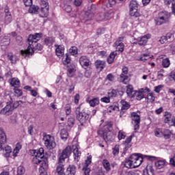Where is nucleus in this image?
I'll list each match as a JSON object with an SVG mask.
<instances>
[{"instance_id": "nucleus-1", "label": "nucleus", "mask_w": 175, "mask_h": 175, "mask_svg": "<svg viewBox=\"0 0 175 175\" xmlns=\"http://www.w3.org/2000/svg\"><path fill=\"white\" fill-rule=\"evenodd\" d=\"M42 38H43V33H42L30 34L27 38L29 46L27 50L21 51V54L22 55H31V54H33L34 51H41V50L43 49V46L38 43V42H39V40L42 39Z\"/></svg>"}, {"instance_id": "nucleus-2", "label": "nucleus", "mask_w": 175, "mask_h": 175, "mask_svg": "<svg viewBox=\"0 0 175 175\" xmlns=\"http://www.w3.org/2000/svg\"><path fill=\"white\" fill-rule=\"evenodd\" d=\"M70 154H72V147L67 146L59 154L55 170V173H57V175H66V173H65V165H64V162H65L66 158L70 157Z\"/></svg>"}, {"instance_id": "nucleus-3", "label": "nucleus", "mask_w": 175, "mask_h": 175, "mask_svg": "<svg viewBox=\"0 0 175 175\" xmlns=\"http://www.w3.org/2000/svg\"><path fill=\"white\" fill-rule=\"evenodd\" d=\"M90 114L91 111L81 104L75 109L76 118L82 126L87 124V121H88Z\"/></svg>"}, {"instance_id": "nucleus-4", "label": "nucleus", "mask_w": 175, "mask_h": 175, "mask_svg": "<svg viewBox=\"0 0 175 175\" xmlns=\"http://www.w3.org/2000/svg\"><path fill=\"white\" fill-rule=\"evenodd\" d=\"M131 159H133V164L134 169L139 167L142 163H143L144 159H147L148 161H157V158L155 156H150L142 154L134 153L131 154Z\"/></svg>"}, {"instance_id": "nucleus-5", "label": "nucleus", "mask_w": 175, "mask_h": 175, "mask_svg": "<svg viewBox=\"0 0 175 175\" xmlns=\"http://www.w3.org/2000/svg\"><path fill=\"white\" fill-rule=\"evenodd\" d=\"M172 14L167 11H161L158 13L154 18V23L156 25H162L163 24H167L170 21Z\"/></svg>"}, {"instance_id": "nucleus-6", "label": "nucleus", "mask_w": 175, "mask_h": 175, "mask_svg": "<svg viewBox=\"0 0 175 175\" xmlns=\"http://www.w3.org/2000/svg\"><path fill=\"white\" fill-rule=\"evenodd\" d=\"M20 103H23L21 100L14 101L13 103L6 104V105L0 110V114L2 116H11L14 111V109H17L20 106Z\"/></svg>"}, {"instance_id": "nucleus-7", "label": "nucleus", "mask_w": 175, "mask_h": 175, "mask_svg": "<svg viewBox=\"0 0 175 175\" xmlns=\"http://www.w3.org/2000/svg\"><path fill=\"white\" fill-rule=\"evenodd\" d=\"M31 152L34 154L31 161L33 165H34V166L40 165V162H42V160L44 157V149H43V148H40L37 152L36 150H31Z\"/></svg>"}, {"instance_id": "nucleus-8", "label": "nucleus", "mask_w": 175, "mask_h": 175, "mask_svg": "<svg viewBox=\"0 0 175 175\" xmlns=\"http://www.w3.org/2000/svg\"><path fill=\"white\" fill-rule=\"evenodd\" d=\"M139 4L137 3V1L136 0H131L129 5V12H130V16L133 17V18H136L135 21H139V17L140 16V13L137 12V9Z\"/></svg>"}, {"instance_id": "nucleus-9", "label": "nucleus", "mask_w": 175, "mask_h": 175, "mask_svg": "<svg viewBox=\"0 0 175 175\" xmlns=\"http://www.w3.org/2000/svg\"><path fill=\"white\" fill-rule=\"evenodd\" d=\"M42 140L44 142L45 147L48 150H53V148L57 146V144L55 143V139L53 135H44Z\"/></svg>"}, {"instance_id": "nucleus-10", "label": "nucleus", "mask_w": 175, "mask_h": 175, "mask_svg": "<svg viewBox=\"0 0 175 175\" xmlns=\"http://www.w3.org/2000/svg\"><path fill=\"white\" fill-rule=\"evenodd\" d=\"M137 112H133L131 114V118L132 120V124L134 126V131L137 132L140 129V115Z\"/></svg>"}, {"instance_id": "nucleus-11", "label": "nucleus", "mask_w": 175, "mask_h": 175, "mask_svg": "<svg viewBox=\"0 0 175 175\" xmlns=\"http://www.w3.org/2000/svg\"><path fill=\"white\" fill-rule=\"evenodd\" d=\"M128 67L124 66L122 69V74L120 76L119 81L123 84H129L131 81V78L128 76Z\"/></svg>"}, {"instance_id": "nucleus-12", "label": "nucleus", "mask_w": 175, "mask_h": 175, "mask_svg": "<svg viewBox=\"0 0 175 175\" xmlns=\"http://www.w3.org/2000/svg\"><path fill=\"white\" fill-rule=\"evenodd\" d=\"M98 136L103 137L105 142H112L113 141V133L111 131H105L103 130H98L97 131Z\"/></svg>"}, {"instance_id": "nucleus-13", "label": "nucleus", "mask_w": 175, "mask_h": 175, "mask_svg": "<svg viewBox=\"0 0 175 175\" xmlns=\"http://www.w3.org/2000/svg\"><path fill=\"white\" fill-rule=\"evenodd\" d=\"M150 38H151V36L150 34H146L142 37H139L137 38H134L133 43L135 44H139V46H146Z\"/></svg>"}, {"instance_id": "nucleus-14", "label": "nucleus", "mask_w": 175, "mask_h": 175, "mask_svg": "<svg viewBox=\"0 0 175 175\" xmlns=\"http://www.w3.org/2000/svg\"><path fill=\"white\" fill-rule=\"evenodd\" d=\"M79 64L83 69H87L92 66V63H91V60H90V57L86 55L81 56L79 58Z\"/></svg>"}, {"instance_id": "nucleus-15", "label": "nucleus", "mask_w": 175, "mask_h": 175, "mask_svg": "<svg viewBox=\"0 0 175 175\" xmlns=\"http://www.w3.org/2000/svg\"><path fill=\"white\" fill-rule=\"evenodd\" d=\"M124 40V37H119L116 42L114 43L115 46H116V53H123L124 49H125V44L122 43Z\"/></svg>"}, {"instance_id": "nucleus-16", "label": "nucleus", "mask_w": 175, "mask_h": 175, "mask_svg": "<svg viewBox=\"0 0 175 175\" xmlns=\"http://www.w3.org/2000/svg\"><path fill=\"white\" fill-rule=\"evenodd\" d=\"M5 18L4 24L5 25H9L10 23L13 21V17L12 16V12L9 11V7L6 6L4 9Z\"/></svg>"}, {"instance_id": "nucleus-17", "label": "nucleus", "mask_w": 175, "mask_h": 175, "mask_svg": "<svg viewBox=\"0 0 175 175\" xmlns=\"http://www.w3.org/2000/svg\"><path fill=\"white\" fill-rule=\"evenodd\" d=\"M96 12V5L92 4L91 6L88 7V11L85 13V16H88L87 20H91L94 17Z\"/></svg>"}, {"instance_id": "nucleus-18", "label": "nucleus", "mask_w": 175, "mask_h": 175, "mask_svg": "<svg viewBox=\"0 0 175 175\" xmlns=\"http://www.w3.org/2000/svg\"><path fill=\"white\" fill-rule=\"evenodd\" d=\"M55 47L56 55L59 58H60L61 57H62L64 55V53L65 51V46L55 44Z\"/></svg>"}, {"instance_id": "nucleus-19", "label": "nucleus", "mask_w": 175, "mask_h": 175, "mask_svg": "<svg viewBox=\"0 0 175 175\" xmlns=\"http://www.w3.org/2000/svg\"><path fill=\"white\" fill-rule=\"evenodd\" d=\"M98 20L100 21H106L107 20H110L113 17V13L110 12H105V13H100L98 15Z\"/></svg>"}, {"instance_id": "nucleus-20", "label": "nucleus", "mask_w": 175, "mask_h": 175, "mask_svg": "<svg viewBox=\"0 0 175 175\" xmlns=\"http://www.w3.org/2000/svg\"><path fill=\"white\" fill-rule=\"evenodd\" d=\"M77 167L75 165H69L66 170V175H76Z\"/></svg>"}, {"instance_id": "nucleus-21", "label": "nucleus", "mask_w": 175, "mask_h": 175, "mask_svg": "<svg viewBox=\"0 0 175 175\" xmlns=\"http://www.w3.org/2000/svg\"><path fill=\"white\" fill-rule=\"evenodd\" d=\"M124 165L125 167H127V169H135L132 155H131L129 159H125Z\"/></svg>"}, {"instance_id": "nucleus-22", "label": "nucleus", "mask_w": 175, "mask_h": 175, "mask_svg": "<svg viewBox=\"0 0 175 175\" xmlns=\"http://www.w3.org/2000/svg\"><path fill=\"white\" fill-rule=\"evenodd\" d=\"M96 69H100V71L103 70L106 68V62L102 60H96L95 62Z\"/></svg>"}, {"instance_id": "nucleus-23", "label": "nucleus", "mask_w": 175, "mask_h": 175, "mask_svg": "<svg viewBox=\"0 0 175 175\" xmlns=\"http://www.w3.org/2000/svg\"><path fill=\"white\" fill-rule=\"evenodd\" d=\"M164 122L165 124H171L172 121H173V116L170 112L165 111L164 114Z\"/></svg>"}, {"instance_id": "nucleus-24", "label": "nucleus", "mask_w": 175, "mask_h": 175, "mask_svg": "<svg viewBox=\"0 0 175 175\" xmlns=\"http://www.w3.org/2000/svg\"><path fill=\"white\" fill-rule=\"evenodd\" d=\"M62 57L63 65H68V64H70L72 58L70 57V55H69V53H66L63 55Z\"/></svg>"}, {"instance_id": "nucleus-25", "label": "nucleus", "mask_w": 175, "mask_h": 175, "mask_svg": "<svg viewBox=\"0 0 175 175\" xmlns=\"http://www.w3.org/2000/svg\"><path fill=\"white\" fill-rule=\"evenodd\" d=\"M136 91L133 90V86L132 85H129L126 86V94L129 98H133Z\"/></svg>"}, {"instance_id": "nucleus-26", "label": "nucleus", "mask_w": 175, "mask_h": 175, "mask_svg": "<svg viewBox=\"0 0 175 175\" xmlns=\"http://www.w3.org/2000/svg\"><path fill=\"white\" fill-rule=\"evenodd\" d=\"M86 102L89 103L91 107H95V106H98V105H99V98H94L92 100H87Z\"/></svg>"}, {"instance_id": "nucleus-27", "label": "nucleus", "mask_w": 175, "mask_h": 175, "mask_svg": "<svg viewBox=\"0 0 175 175\" xmlns=\"http://www.w3.org/2000/svg\"><path fill=\"white\" fill-rule=\"evenodd\" d=\"M40 16L44 18L49 16V7L41 8Z\"/></svg>"}, {"instance_id": "nucleus-28", "label": "nucleus", "mask_w": 175, "mask_h": 175, "mask_svg": "<svg viewBox=\"0 0 175 175\" xmlns=\"http://www.w3.org/2000/svg\"><path fill=\"white\" fill-rule=\"evenodd\" d=\"M144 92H137L135 91V93H134V96L133 98H135V99H137V100H142V99H143L144 98Z\"/></svg>"}, {"instance_id": "nucleus-29", "label": "nucleus", "mask_w": 175, "mask_h": 175, "mask_svg": "<svg viewBox=\"0 0 175 175\" xmlns=\"http://www.w3.org/2000/svg\"><path fill=\"white\" fill-rule=\"evenodd\" d=\"M3 155L5 158H9L10 154H12V147L7 146L5 148H3Z\"/></svg>"}, {"instance_id": "nucleus-30", "label": "nucleus", "mask_w": 175, "mask_h": 175, "mask_svg": "<svg viewBox=\"0 0 175 175\" xmlns=\"http://www.w3.org/2000/svg\"><path fill=\"white\" fill-rule=\"evenodd\" d=\"M68 136H69L68 131H66L65 129H62L60 131V137L62 140L66 142V140H68Z\"/></svg>"}, {"instance_id": "nucleus-31", "label": "nucleus", "mask_w": 175, "mask_h": 175, "mask_svg": "<svg viewBox=\"0 0 175 175\" xmlns=\"http://www.w3.org/2000/svg\"><path fill=\"white\" fill-rule=\"evenodd\" d=\"M132 135L129 136L124 142H123V144L125 146V150L128 148H131L132 145L131 144V142H132Z\"/></svg>"}, {"instance_id": "nucleus-32", "label": "nucleus", "mask_w": 175, "mask_h": 175, "mask_svg": "<svg viewBox=\"0 0 175 175\" xmlns=\"http://www.w3.org/2000/svg\"><path fill=\"white\" fill-rule=\"evenodd\" d=\"M3 100V102L6 103V105L10 103H14V102H13V99L12 98V96H10V94H8L6 93L4 94Z\"/></svg>"}, {"instance_id": "nucleus-33", "label": "nucleus", "mask_w": 175, "mask_h": 175, "mask_svg": "<svg viewBox=\"0 0 175 175\" xmlns=\"http://www.w3.org/2000/svg\"><path fill=\"white\" fill-rule=\"evenodd\" d=\"M29 13L31 14H38L39 13V7L38 5H30Z\"/></svg>"}, {"instance_id": "nucleus-34", "label": "nucleus", "mask_w": 175, "mask_h": 175, "mask_svg": "<svg viewBox=\"0 0 175 175\" xmlns=\"http://www.w3.org/2000/svg\"><path fill=\"white\" fill-rule=\"evenodd\" d=\"M116 55L117 51L111 52L107 59L108 64H113V62H114V59L116 58Z\"/></svg>"}, {"instance_id": "nucleus-35", "label": "nucleus", "mask_w": 175, "mask_h": 175, "mask_svg": "<svg viewBox=\"0 0 175 175\" xmlns=\"http://www.w3.org/2000/svg\"><path fill=\"white\" fill-rule=\"evenodd\" d=\"M20 80L17 78H12L10 81V85L12 87H14V88H18V87H20Z\"/></svg>"}, {"instance_id": "nucleus-36", "label": "nucleus", "mask_w": 175, "mask_h": 175, "mask_svg": "<svg viewBox=\"0 0 175 175\" xmlns=\"http://www.w3.org/2000/svg\"><path fill=\"white\" fill-rule=\"evenodd\" d=\"M144 175H154V168H152V166L148 165L146 167V169L144 171Z\"/></svg>"}, {"instance_id": "nucleus-37", "label": "nucleus", "mask_w": 175, "mask_h": 175, "mask_svg": "<svg viewBox=\"0 0 175 175\" xmlns=\"http://www.w3.org/2000/svg\"><path fill=\"white\" fill-rule=\"evenodd\" d=\"M166 161L165 160H159L155 163V167L157 169H162L165 167Z\"/></svg>"}, {"instance_id": "nucleus-38", "label": "nucleus", "mask_w": 175, "mask_h": 175, "mask_svg": "<svg viewBox=\"0 0 175 175\" xmlns=\"http://www.w3.org/2000/svg\"><path fill=\"white\" fill-rule=\"evenodd\" d=\"M104 169H105L106 172H110L111 167H110V163L109 161L104 159L102 162Z\"/></svg>"}, {"instance_id": "nucleus-39", "label": "nucleus", "mask_w": 175, "mask_h": 175, "mask_svg": "<svg viewBox=\"0 0 175 175\" xmlns=\"http://www.w3.org/2000/svg\"><path fill=\"white\" fill-rule=\"evenodd\" d=\"M40 165V170H42V169H43V170H47V167H49V163H47V161L42 159Z\"/></svg>"}, {"instance_id": "nucleus-40", "label": "nucleus", "mask_w": 175, "mask_h": 175, "mask_svg": "<svg viewBox=\"0 0 175 175\" xmlns=\"http://www.w3.org/2000/svg\"><path fill=\"white\" fill-rule=\"evenodd\" d=\"M118 94V90L111 89L108 92V96L110 98H116Z\"/></svg>"}, {"instance_id": "nucleus-41", "label": "nucleus", "mask_w": 175, "mask_h": 175, "mask_svg": "<svg viewBox=\"0 0 175 175\" xmlns=\"http://www.w3.org/2000/svg\"><path fill=\"white\" fill-rule=\"evenodd\" d=\"M73 148V154H74V159H76V158H79L81 155V152L79 151V148L77 146H72Z\"/></svg>"}, {"instance_id": "nucleus-42", "label": "nucleus", "mask_w": 175, "mask_h": 175, "mask_svg": "<svg viewBox=\"0 0 175 175\" xmlns=\"http://www.w3.org/2000/svg\"><path fill=\"white\" fill-rule=\"evenodd\" d=\"M44 42L46 46H53V43H54V38L52 37H46Z\"/></svg>"}, {"instance_id": "nucleus-43", "label": "nucleus", "mask_w": 175, "mask_h": 175, "mask_svg": "<svg viewBox=\"0 0 175 175\" xmlns=\"http://www.w3.org/2000/svg\"><path fill=\"white\" fill-rule=\"evenodd\" d=\"M163 135L164 136V138L167 140L172 137V131L169 129H165L163 132Z\"/></svg>"}, {"instance_id": "nucleus-44", "label": "nucleus", "mask_w": 175, "mask_h": 175, "mask_svg": "<svg viewBox=\"0 0 175 175\" xmlns=\"http://www.w3.org/2000/svg\"><path fill=\"white\" fill-rule=\"evenodd\" d=\"M0 142H2V143H6V134L2 129H0Z\"/></svg>"}, {"instance_id": "nucleus-45", "label": "nucleus", "mask_w": 175, "mask_h": 175, "mask_svg": "<svg viewBox=\"0 0 175 175\" xmlns=\"http://www.w3.org/2000/svg\"><path fill=\"white\" fill-rule=\"evenodd\" d=\"M8 57L11 62V64H16L17 61V57L16 55H13L12 53H10L8 55Z\"/></svg>"}, {"instance_id": "nucleus-46", "label": "nucleus", "mask_w": 175, "mask_h": 175, "mask_svg": "<svg viewBox=\"0 0 175 175\" xmlns=\"http://www.w3.org/2000/svg\"><path fill=\"white\" fill-rule=\"evenodd\" d=\"M91 75H92V68H91V66L88 67L87 69H85L84 76L87 79H90V77H91Z\"/></svg>"}, {"instance_id": "nucleus-47", "label": "nucleus", "mask_w": 175, "mask_h": 175, "mask_svg": "<svg viewBox=\"0 0 175 175\" xmlns=\"http://www.w3.org/2000/svg\"><path fill=\"white\" fill-rule=\"evenodd\" d=\"M121 103H122V110H128V109L131 107V105H129V103L124 100H121Z\"/></svg>"}, {"instance_id": "nucleus-48", "label": "nucleus", "mask_w": 175, "mask_h": 175, "mask_svg": "<svg viewBox=\"0 0 175 175\" xmlns=\"http://www.w3.org/2000/svg\"><path fill=\"white\" fill-rule=\"evenodd\" d=\"M146 99H147V102L152 103L155 100V96H154L153 93H149V94H148L147 97L146 98Z\"/></svg>"}, {"instance_id": "nucleus-49", "label": "nucleus", "mask_w": 175, "mask_h": 175, "mask_svg": "<svg viewBox=\"0 0 175 175\" xmlns=\"http://www.w3.org/2000/svg\"><path fill=\"white\" fill-rule=\"evenodd\" d=\"M163 68H169L170 66V59L165 58L162 60Z\"/></svg>"}, {"instance_id": "nucleus-50", "label": "nucleus", "mask_w": 175, "mask_h": 175, "mask_svg": "<svg viewBox=\"0 0 175 175\" xmlns=\"http://www.w3.org/2000/svg\"><path fill=\"white\" fill-rule=\"evenodd\" d=\"M14 96H16V98H20V96H23V90L19 89L18 88H15Z\"/></svg>"}, {"instance_id": "nucleus-51", "label": "nucleus", "mask_w": 175, "mask_h": 175, "mask_svg": "<svg viewBox=\"0 0 175 175\" xmlns=\"http://www.w3.org/2000/svg\"><path fill=\"white\" fill-rule=\"evenodd\" d=\"M20 150H21V145L18 143L16 145L14 150H13V157H17V154H18V151H20Z\"/></svg>"}, {"instance_id": "nucleus-52", "label": "nucleus", "mask_w": 175, "mask_h": 175, "mask_svg": "<svg viewBox=\"0 0 175 175\" xmlns=\"http://www.w3.org/2000/svg\"><path fill=\"white\" fill-rule=\"evenodd\" d=\"M112 153L114 157H117L120 154V145H116L114 148H112Z\"/></svg>"}, {"instance_id": "nucleus-53", "label": "nucleus", "mask_w": 175, "mask_h": 175, "mask_svg": "<svg viewBox=\"0 0 175 175\" xmlns=\"http://www.w3.org/2000/svg\"><path fill=\"white\" fill-rule=\"evenodd\" d=\"M69 53L71 55H76L78 53V49L77 46H71L69 49Z\"/></svg>"}, {"instance_id": "nucleus-54", "label": "nucleus", "mask_w": 175, "mask_h": 175, "mask_svg": "<svg viewBox=\"0 0 175 175\" xmlns=\"http://www.w3.org/2000/svg\"><path fill=\"white\" fill-rule=\"evenodd\" d=\"M17 173L18 175H23L25 173V168L23 166H18L17 168Z\"/></svg>"}, {"instance_id": "nucleus-55", "label": "nucleus", "mask_w": 175, "mask_h": 175, "mask_svg": "<svg viewBox=\"0 0 175 175\" xmlns=\"http://www.w3.org/2000/svg\"><path fill=\"white\" fill-rule=\"evenodd\" d=\"M125 137H126L125 133L122 131H120L118 135V140H122V139H125Z\"/></svg>"}, {"instance_id": "nucleus-56", "label": "nucleus", "mask_w": 175, "mask_h": 175, "mask_svg": "<svg viewBox=\"0 0 175 175\" xmlns=\"http://www.w3.org/2000/svg\"><path fill=\"white\" fill-rule=\"evenodd\" d=\"M105 80L108 81H114V80H116V77L113 74L109 73L107 75Z\"/></svg>"}, {"instance_id": "nucleus-57", "label": "nucleus", "mask_w": 175, "mask_h": 175, "mask_svg": "<svg viewBox=\"0 0 175 175\" xmlns=\"http://www.w3.org/2000/svg\"><path fill=\"white\" fill-rule=\"evenodd\" d=\"M16 42L18 46H23V37L18 36L16 38Z\"/></svg>"}, {"instance_id": "nucleus-58", "label": "nucleus", "mask_w": 175, "mask_h": 175, "mask_svg": "<svg viewBox=\"0 0 175 175\" xmlns=\"http://www.w3.org/2000/svg\"><path fill=\"white\" fill-rule=\"evenodd\" d=\"M109 112L111 113V110L113 111H118L120 110V108L117 105H111L109 107Z\"/></svg>"}, {"instance_id": "nucleus-59", "label": "nucleus", "mask_w": 175, "mask_h": 175, "mask_svg": "<svg viewBox=\"0 0 175 175\" xmlns=\"http://www.w3.org/2000/svg\"><path fill=\"white\" fill-rule=\"evenodd\" d=\"M40 6L41 8H49V2H47V0H41Z\"/></svg>"}, {"instance_id": "nucleus-60", "label": "nucleus", "mask_w": 175, "mask_h": 175, "mask_svg": "<svg viewBox=\"0 0 175 175\" xmlns=\"http://www.w3.org/2000/svg\"><path fill=\"white\" fill-rule=\"evenodd\" d=\"M150 58V55L148 54H142L140 57V61H147Z\"/></svg>"}, {"instance_id": "nucleus-61", "label": "nucleus", "mask_w": 175, "mask_h": 175, "mask_svg": "<svg viewBox=\"0 0 175 175\" xmlns=\"http://www.w3.org/2000/svg\"><path fill=\"white\" fill-rule=\"evenodd\" d=\"M100 101L103 102L104 103H110V97L108 96H104L102 98H100Z\"/></svg>"}, {"instance_id": "nucleus-62", "label": "nucleus", "mask_w": 175, "mask_h": 175, "mask_svg": "<svg viewBox=\"0 0 175 175\" xmlns=\"http://www.w3.org/2000/svg\"><path fill=\"white\" fill-rule=\"evenodd\" d=\"M116 5V0H108L107 8H113Z\"/></svg>"}, {"instance_id": "nucleus-63", "label": "nucleus", "mask_w": 175, "mask_h": 175, "mask_svg": "<svg viewBox=\"0 0 175 175\" xmlns=\"http://www.w3.org/2000/svg\"><path fill=\"white\" fill-rule=\"evenodd\" d=\"M68 125L69 126H73L75 125V119H74V118H68Z\"/></svg>"}, {"instance_id": "nucleus-64", "label": "nucleus", "mask_w": 175, "mask_h": 175, "mask_svg": "<svg viewBox=\"0 0 175 175\" xmlns=\"http://www.w3.org/2000/svg\"><path fill=\"white\" fill-rule=\"evenodd\" d=\"M64 10L67 13H70V12H72V6L66 5H64Z\"/></svg>"}]
</instances>
